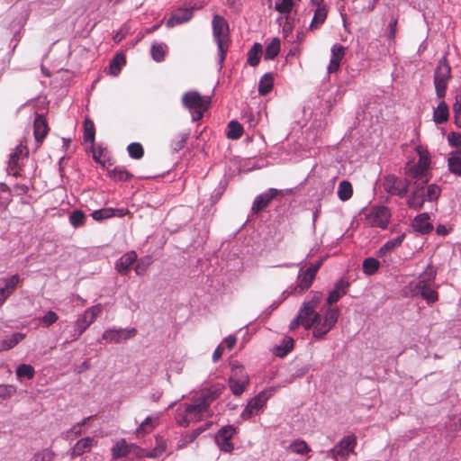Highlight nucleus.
<instances>
[{
  "label": "nucleus",
  "instance_id": "obj_1",
  "mask_svg": "<svg viewBox=\"0 0 461 461\" xmlns=\"http://www.w3.org/2000/svg\"><path fill=\"white\" fill-rule=\"evenodd\" d=\"M225 386L216 384L203 389L192 398L190 403H184L177 409L176 421L180 426L187 427L212 416L211 404L223 393Z\"/></svg>",
  "mask_w": 461,
  "mask_h": 461
},
{
  "label": "nucleus",
  "instance_id": "obj_2",
  "mask_svg": "<svg viewBox=\"0 0 461 461\" xmlns=\"http://www.w3.org/2000/svg\"><path fill=\"white\" fill-rule=\"evenodd\" d=\"M419 159L416 163H408L404 168L405 175L411 180H414V185L417 184L426 185L429 181L430 155L426 147L419 145L416 148Z\"/></svg>",
  "mask_w": 461,
  "mask_h": 461
},
{
  "label": "nucleus",
  "instance_id": "obj_3",
  "mask_svg": "<svg viewBox=\"0 0 461 461\" xmlns=\"http://www.w3.org/2000/svg\"><path fill=\"white\" fill-rule=\"evenodd\" d=\"M212 35L219 50V61L222 64L229 49L230 33L227 21L221 15L215 14L212 22Z\"/></svg>",
  "mask_w": 461,
  "mask_h": 461
},
{
  "label": "nucleus",
  "instance_id": "obj_4",
  "mask_svg": "<svg viewBox=\"0 0 461 461\" xmlns=\"http://www.w3.org/2000/svg\"><path fill=\"white\" fill-rule=\"evenodd\" d=\"M182 103L185 108L192 112L193 120L199 121L203 118L204 112L209 109L211 98L203 96L196 91H190L184 94Z\"/></svg>",
  "mask_w": 461,
  "mask_h": 461
},
{
  "label": "nucleus",
  "instance_id": "obj_5",
  "mask_svg": "<svg viewBox=\"0 0 461 461\" xmlns=\"http://www.w3.org/2000/svg\"><path fill=\"white\" fill-rule=\"evenodd\" d=\"M451 77V68L447 58L443 57L434 73V86L438 98H444L446 95L448 81Z\"/></svg>",
  "mask_w": 461,
  "mask_h": 461
},
{
  "label": "nucleus",
  "instance_id": "obj_6",
  "mask_svg": "<svg viewBox=\"0 0 461 461\" xmlns=\"http://www.w3.org/2000/svg\"><path fill=\"white\" fill-rule=\"evenodd\" d=\"M322 259L317 261L315 264L311 265L308 268L303 271H301L298 275V284L295 287L292 288V291L289 293L290 294H302L306 290H308L312 282L315 279V276L322 265Z\"/></svg>",
  "mask_w": 461,
  "mask_h": 461
},
{
  "label": "nucleus",
  "instance_id": "obj_7",
  "mask_svg": "<svg viewBox=\"0 0 461 461\" xmlns=\"http://www.w3.org/2000/svg\"><path fill=\"white\" fill-rule=\"evenodd\" d=\"M103 307L101 304H96L87 308L82 315H80L75 322L74 339H78L86 330L95 321L101 314Z\"/></svg>",
  "mask_w": 461,
  "mask_h": 461
},
{
  "label": "nucleus",
  "instance_id": "obj_8",
  "mask_svg": "<svg viewBox=\"0 0 461 461\" xmlns=\"http://www.w3.org/2000/svg\"><path fill=\"white\" fill-rule=\"evenodd\" d=\"M410 186V180L402 179L394 175H388L384 178V190L390 195L404 197Z\"/></svg>",
  "mask_w": 461,
  "mask_h": 461
},
{
  "label": "nucleus",
  "instance_id": "obj_9",
  "mask_svg": "<svg viewBox=\"0 0 461 461\" xmlns=\"http://www.w3.org/2000/svg\"><path fill=\"white\" fill-rule=\"evenodd\" d=\"M357 445V437L349 435L343 438L328 455H330L336 461H347L350 453L354 452Z\"/></svg>",
  "mask_w": 461,
  "mask_h": 461
},
{
  "label": "nucleus",
  "instance_id": "obj_10",
  "mask_svg": "<svg viewBox=\"0 0 461 461\" xmlns=\"http://www.w3.org/2000/svg\"><path fill=\"white\" fill-rule=\"evenodd\" d=\"M339 312L338 308H329L325 312L323 321L321 319L318 321V325L313 330V337L321 339L327 334L338 321Z\"/></svg>",
  "mask_w": 461,
  "mask_h": 461
},
{
  "label": "nucleus",
  "instance_id": "obj_11",
  "mask_svg": "<svg viewBox=\"0 0 461 461\" xmlns=\"http://www.w3.org/2000/svg\"><path fill=\"white\" fill-rule=\"evenodd\" d=\"M366 218L371 226L386 229L390 221L391 212L386 206H374Z\"/></svg>",
  "mask_w": 461,
  "mask_h": 461
},
{
  "label": "nucleus",
  "instance_id": "obj_12",
  "mask_svg": "<svg viewBox=\"0 0 461 461\" xmlns=\"http://www.w3.org/2000/svg\"><path fill=\"white\" fill-rule=\"evenodd\" d=\"M235 433L236 429L231 425L224 426L217 432L215 442L221 451L230 453L233 450L231 439Z\"/></svg>",
  "mask_w": 461,
  "mask_h": 461
},
{
  "label": "nucleus",
  "instance_id": "obj_13",
  "mask_svg": "<svg viewBox=\"0 0 461 461\" xmlns=\"http://www.w3.org/2000/svg\"><path fill=\"white\" fill-rule=\"evenodd\" d=\"M267 399L268 395L266 392L259 393L257 396L249 402L246 408L241 412V418L243 420H249L251 417L257 415L258 411L266 405Z\"/></svg>",
  "mask_w": 461,
  "mask_h": 461
},
{
  "label": "nucleus",
  "instance_id": "obj_14",
  "mask_svg": "<svg viewBox=\"0 0 461 461\" xmlns=\"http://www.w3.org/2000/svg\"><path fill=\"white\" fill-rule=\"evenodd\" d=\"M280 194H282V191L276 188H270L267 192L258 195L252 204L251 210L253 213H259Z\"/></svg>",
  "mask_w": 461,
  "mask_h": 461
},
{
  "label": "nucleus",
  "instance_id": "obj_15",
  "mask_svg": "<svg viewBox=\"0 0 461 461\" xmlns=\"http://www.w3.org/2000/svg\"><path fill=\"white\" fill-rule=\"evenodd\" d=\"M297 316L302 320V326L307 330L312 327L315 328L321 320V315L304 303L300 308Z\"/></svg>",
  "mask_w": 461,
  "mask_h": 461
},
{
  "label": "nucleus",
  "instance_id": "obj_16",
  "mask_svg": "<svg viewBox=\"0 0 461 461\" xmlns=\"http://www.w3.org/2000/svg\"><path fill=\"white\" fill-rule=\"evenodd\" d=\"M140 451H143V449L140 448L135 444H128L124 438H122L112 447V456L114 459L126 456L130 453H134L140 456Z\"/></svg>",
  "mask_w": 461,
  "mask_h": 461
},
{
  "label": "nucleus",
  "instance_id": "obj_17",
  "mask_svg": "<svg viewBox=\"0 0 461 461\" xmlns=\"http://www.w3.org/2000/svg\"><path fill=\"white\" fill-rule=\"evenodd\" d=\"M28 149L27 147L19 144L16 146L14 151L11 153L9 162H8V172L14 176H18L21 170V166L19 164V160L23 156H27Z\"/></svg>",
  "mask_w": 461,
  "mask_h": 461
},
{
  "label": "nucleus",
  "instance_id": "obj_18",
  "mask_svg": "<svg viewBox=\"0 0 461 461\" xmlns=\"http://www.w3.org/2000/svg\"><path fill=\"white\" fill-rule=\"evenodd\" d=\"M193 17V9L178 8L175 10L166 23L167 28H173L176 25L189 22Z\"/></svg>",
  "mask_w": 461,
  "mask_h": 461
},
{
  "label": "nucleus",
  "instance_id": "obj_19",
  "mask_svg": "<svg viewBox=\"0 0 461 461\" xmlns=\"http://www.w3.org/2000/svg\"><path fill=\"white\" fill-rule=\"evenodd\" d=\"M427 201L425 185L417 184L407 201V205L414 210H420Z\"/></svg>",
  "mask_w": 461,
  "mask_h": 461
},
{
  "label": "nucleus",
  "instance_id": "obj_20",
  "mask_svg": "<svg viewBox=\"0 0 461 461\" xmlns=\"http://www.w3.org/2000/svg\"><path fill=\"white\" fill-rule=\"evenodd\" d=\"M436 272L432 267L428 266L427 268L419 276L418 281L411 283V289L424 288L426 286L435 285Z\"/></svg>",
  "mask_w": 461,
  "mask_h": 461
},
{
  "label": "nucleus",
  "instance_id": "obj_21",
  "mask_svg": "<svg viewBox=\"0 0 461 461\" xmlns=\"http://www.w3.org/2000/svg\"><path fill=\"white\" fill-rule=\"evenodd\" d=\"M137 333L135 329L131 330H108L103 334V339L119 343L122 339H128L134 337Z\"/></svg>",
  "mask_w": 461,
  "mask_h": 461
},
{
  "label": "nucleus",
  "instance_id": "obj_22",
  "mask_svg": "<svg viewBox=\"0 0 461 461\" xmlns=\"http://www.w3.org/2000/svg\"><path fill=\"white\" fill-rule=\"evenodd\" d=\"M330 51L331 59L328 66L329 74L336 73L339 70L341 60L345 57L346 49L342 45L335 44L331 47Z\"/></svg>",
  "mask_w": 461,
  "mask_h": 461
},
{
  "label": "nucleus",
  "instance_id": "obj_23",
  "mask_svg": "<svg viewBox=\"0 0 461 461\" xmlns=\"http://www.w3.org/2000/svg\"><path fill=\"white\" fill-rule=\"evenodd\" d=\"M97 441L93 438L86 437L79 439L70 450L71 459L82 456L84 453L90 451L93 446H95Z\"/></svg>",
  "mask_w": 461,
  "mask_h": 461
},
{
  "label": "nucleus",
  "instance_id": "obj_24",
  "mask_svg": "<svg viewBox=\"0 0 461 461\" xmlns=\"http://www.w3.org/2000/svg\"><path fill=\"white\" fill-rule=\"evenodd\" d=\"M137 254L135 251H129L122 255L115 264V268L121 275H127L130 267L137 260Z\"/></svg>",
  "mask_w": 461,
  "mask_h": 461
},
{
  "label": "nucleus",
  "instance_id": "obj_25",
  "mask_svg": "<svg viewBox=\"0 0 461 461\" xmlns=\"http://www.w3.org/2000/svg\"><path fill=\"white\" fill-rule=\"evenodd\" d=\"M230 389L236 396H240L249 384V377L247 374H241L240 377H230L228 381Z\"/></svg>",
  "mask_w": 461,
  "mask_h": 461
},
{
  "label": "nucleus",
  "instance_id": "obj_26",
  "mask_svg": "<svg viewBox=\"0 0 461 461\" xmlns=\"http://www.w3.org/2000/svg\"><path fill=\"white\" fill-rule=\"evenodd\" d=\"M49 131V126L42 115H37L33 123V133L38 143L41 144Z\"/></svg>",
  "mask_w": 461,
  "mask_h": 461
},
{
  "label": "nucleus",
  "instance_id": "obj_27",
  "mask_svg": "<svg viewBox=\"0 0 461 461\" xmlns=\"http://www.w3.org/2000/svg\"><path fill=\"white\" fill-rule=\"evenodd\" d=\"M313 5L316 6V10L310 24V30L312 31L319 29L324 23L328 16V7L324 3Z\"/></svg>",
  "mask_w": 461,
  "mask_h": 461
},
{
  "label": "nucleus",
  "instance_id": "obj_28",
  "mask_svg": "<svg viewBox=\"0 0 461 461\" xmlns=\"http://www.w3.org/2000/svg\"><path fill=\"white\" fill-rule=\"evenodd\" d=\"M411 293L412 295H420L428 304H433L438 300V293L435 285L411 289Z\"/></svg>",
  "mask_w": 461,
  "mask_h": 461
},
{
  "label": "nucleus",
  "instance_id": "obj_29",
  "mask_svg": "<svg viewBox=\"0 0 461 461\" xmlns=\"http://www.w3.org/2000/svg\"><path fill=\"white\" fill-rule=\"evenodd\" d=\"M412 226L416 231L422 234L429 233L433 230V226L429 222V215L427 212L417 215L413 220Z\"/></svg>",
  "mask_w": 461,
  "mask_h": 461
},
{
  "label": "nucleus",
  "instance_id": "obj_30",
  "mask_svg": "<svg viewBox=\"0 0 461 461\" xmlns=\"http://www.w3.org/2000/svg\"><path fill=\"white\" fill-rule=\"evenodd\" d=\"M22 282L23 279L20 276L15 274L8 277L1 278L0 286L11 296Z\"/></svg>",
  "mask_w": 461,
  "mask_h": 461
},
{
  "label": "nucleus",
  "instance_id": "obj_31",
  "mask_svg": "<svg viewBox=\"0 0 461 461\" xmlns=\"http://www.w3.org/2000/svg\"><path fill=\"white\" fill-rule=\"evenodd\" d=\"M123 215H124L123 210L113 209V208H103L100 210L94 211L91 213V216L93 217V219L97 221H101L103 220L109 219L113 216L122 217Z\"/></svg>",
  "mask_w": 461,
  "mask_h": 461
},
{
  "label": "nucleus",
  "instance_id": "obj_32",
  "mask_svg": "<svg viewBox=\"0 0 461 461\" xmlns=\"http://www.w3.org/2000/svg\"><path fill=\"white\" fill-rule=\"evenodd\" d=\"M449 110L447 104L441 101L438 107L434 110L433 119L434 122L438 124H441L446 122L448 120Z\"/></svg>",
  "mask_w": 461,
  "mask_h": 461
},
{
  "label": "nucleus",
  "instance_id": "obj_33",
  "mask_svg": "<svg viewBox=\"0 0 461 461\" xmlns=\"http://www.w3.org/2000/svg\"><path fill=\"white\" fill-rule=\"evenodd\" d=\"M274 86V77L271 73L265 74L258 84V94L260 95H267L270 93Z\"/></svg>",
  "mask_w": 461,
  "mask_h": 461
},
{
  "label": "nucleus",
  "instance_id": "obj_34",
  "mask_svg": "<svg viewBox=\"0 0 461 461\" xmlns=\"http://www.w3.org/2000/svg\"><path fill=\"white\" fill-rule=\"evenodd\" d=\"M262 54V46L260 43H254L251 49L248 51L247 63L251 67H257L260 61Z\"/></svg>",
  "mask_w": 461,
  "mask_h": 461
},
{
  "label": "nucleus",
  "instance_id": "obj_35",
  "mask_svg": "<svg viewBox=\"0 0 461 461\" xmlns=\"http://www.w3.org/2000/svg\"><path fill=\"white\" fill-rule=\"evenodd\" d=\"M25 338V334L15 332L10 338L4 339L0 344V350H9L14 348Z\"/></svg>",
  "mask_w": 461,
  "mask_h": 461
},
{
  "label": "nucleus",
  "instance_id": "obj_36",
  "mask_svg": "<svg viewBox=\"0 0 461 461\" xmlns=\"http://www.w3.org/2000/svg\"><path fill=\"white\" fill-rule=\"evenodd\" d=\"M353 194L352 185L348 180H343L339 183L338 188V196L339 198L345 202L351 198Z\"/></svg>",
  "mask_w": 461,
  "mask_h": 461
},
{
  "label": "nucleus",
  "instance_id": "obj_37",
  "mask_svg": "<svg viewBox=\"0 0 461 461\" xmlns=\"http://www.w3.org/2000/svg\"><path fill=\"white\" fill-rule=\"evenodd\" d=\"M126 63V58L122 53H117L110 62V72L113 76H117Z\"/></svg>",
  "mask_w": 461,
  "mask_h": 461
},
{
  "label": "nucleus",
  "instance_id": "obj_38",
  "mask_svg": "<svg viewBox=\"0 0 461 461\" xmlns=\"http://www.w3.org/2000/svg\"><path fill=\"white\" fill-rule=\"evenodd\" d=\"M280 40L278 38H274L266 47L265 59H274L280 52Z\"/></svg>",
  "mask_w": 461,
  "mask_h": 461
},
{
  "label": "nucleus",
  "instance_id": "obj_39",
  "mask_svg": "<svg viewBox=\"0 0 461 461\" xmlns=\"http://www.w3.org/2000/svg\"><path fill=\"white\" fill-rule=\"evenodd\" d=\"M158 419L156 417H148L137 429L138 435L148 434L151 432L158 425Z\"/></svg>",
  "mask_w": 461,
  "mask_h": 461
},
{
  "label": "nucleus",
  "instance_id": "obj_40",
  "mask_svg": "<svg viewBox=\"0 0 461 461\" xmlns=\"http://www.w3.org/2000/svg\"><path fill=\"white\" fill-rule=\"evenodd\" d=\"M380 263L375 258H367L363 261V272L367 276H372L379 269Z\"/></svg>",
  "mask_w": 461,
  "mask_h": 461
},
{
  "label": "nucleus",
  "instance_id": "obj_41",
  "mask_svg": "<svg viewBox=\"0 0 461 461\" xmlns=\"http://www.w3.org/2000/svg\"><path fill=\"white\" fill-rule=\"evenodd\" d=\"M289 449L291 452L299 455L307 454L311 451V448L306 441L302 439H296L293 441L289 446Z\"/></svg>",
  "mask_w": 461,
  "mask_h": 461
},
{
  "label": "nucleus",
  "instance_id": "obj_42",
  "mask_svg": "<svg viewBox=\"0 0 461 461\" xmlns=\"http://www.w3.org/2000/svg\"><path fill=\"white\" fill-rule=\"evenodd\" d=\"M228 133L227 137L231 140H238L243 134V128L240 123L236 121H231L228 124Z\"/></svg>",
  "mask_w": 461,
  "mask_h": 461
},
{
  "label": "nucleus",
  "instance_id": "obj_43",
  "mask_svg": "<svg viewBox=\"0 0 461 461\" xmlns=\"http://www.w3.org/2000/svg\"><path fill=\"white\" fill-rule=\"evenodd\" d=\"M450 172L455 175L461 176V152H456L447 160Z\"/></svg>",
  "mask_w": 461,
  "mask_h": 461
},
{
  "label": "nucleus",
  "instance_id": "obj_44",
  "mask_svg": "<svg viewBox=\"0 0 461 461\" xmlns=\"http://www.w3.org/2000/svg\"><path fill=\"white\" fill-rule=\"evenodd\" d=\"M404 238H405V235L402 234L395 239L388 240L382 248H380V249L378 250V254L380 256H382L386 251H391V250L394 249L395 248L401 246Z\"/></svg>",
  "mask_w": 461,
  "mask_h": 461
},
{
  "label": "nucleus",
  "instance_id": "obj_45",
  "mask_svg": "<svg viewBox=\"0 0 461 461\" xmlns=\"http://www.w3.org/2000/svg\"><path fill=\"white\" fill-rule=\"evenodd\" d=\"M109 176L116 181H126L132 177V175L128 170L119 167L110 170Z\"/></svg>",
  "mask_w": 461,
  "mask_h": 461
},
{
  "label": "nucleus",
  "instance_id": "obj_46",
  "mask_svg": "<svg viewBox=\"0 0 461 461\" xmlns=\"http://www.w3.org/2000/svg\"><path fill=\"white\" fill-rule=\"evenodd\" d=\"M166 447H167L166 443L164 441L160 440L158 443V446L156 447H154L152 450L145 451L143 449V451H140V456H146V457H150V458L158 457L166 451Z\"/></svg>",
  "mask_w": 461,
  "mask_h": 461
},
{
  "label": "nucleus",
  "instance_id": "obj_47",
  "mask_svg": "<svg viewBox=\"0 0 461 461\" xmlns=\"http://www.w3.org/2000/svg\"><path fill=\"white\" fill-rule=\"evenodd\" d=\"M69 222L74 228L82 227L86 222V215L81 210H75L69 216Z\"/></svg>",
  "mask_w": 461,
  "mask_h": 461
},
{
  "label": "nucleus",
  "instance_id": "obj_48",
  "mask_svg": "<svg viewBox=\"0 0 461 461\" xmlns=\"http://www.w3.org/2000/svg\"><path fill=\"white\" fill-rule=\"evenodd\" d=\"M95 129L94 122L86 119L84 122V140L93 143L95 141Z\"/></svg>",
  "mask_w": 461,
  "mask_h": 461
},
{
  "label": "nucleus",
  "instance_id": "obj_49",
  "mask_svg": "<svg viewBox=\"0 0 461 461\" xmlns=\"http://www.w3.org/2000/svg\"><path fill=\"white\" fill-rule=\"evenodd\" d=\"M55 456V452L48 447L35 453L32 461H53Z\"/></svg>",
  "mask_w": 461,
  "mask_h": 461
},
{
  "label": "nucleus",
  "instance_id": "obj_50",
  "mask_svg": "<svg viewBox=\"0 0 461 461\" xmlns=\"http://www.w3.org/2000/svg\"><path fill=\"white\" fill-rule=\"evenodd\" d=\"M294 5V0H279L276 3L275 9L282 14H288L292 12Z\"/></svg>",
  "mask_w": 461,
  "mask_h": 461
},
{
  "label": "nucleus",
  "instance_id": "obj_51",
  "mask_svg": "<svg viewBox=\"0 0 461 461\" xmlns=\"http://www.w3.org/2000/svg\"><path fill=\"white\" fill-rule=\"evenodd\" d=\"M127 150L130 157L134 159H140L144 155L143 147L140 143L138 142L131 143L128 146Z\"/></svg>",
  "mask_w": 461,
  "mask_h": 461
},
{
  "label": "nucleus",
  "instance_id": "obj_52",
  "mask_svg": "<svg viewBox=\"0 0 461 461\" xmlns=\"http://www.w3.org/2000/svg\"><path fill=\"white\" fill-rule=\"evenodd\" d=\"M34 375V368L31 365L22 364L16 369V375L19 378L27 377L28 379H32L33 378Z\"/></svg>",
  "mask_w": 461,
  "mask_h": 461
},
{
  "label": "nucleus",
  "instance_id": "obj_53",
  "mask_svg": "<svg viewBox=\"0 0 461 461\" xmlns=\"http://www.w3.org/2000/svg\"><path fill=\"white\" fill-rule=\"evenodd\" d=\"M166 48L167 46L165 44H154L151 48V55L154 60L157 62H160L164 60L165 54H166Z\"/></svg>",
  "mask_w": 461,
  "mask_h": 461
},
{
  "label": "nucleus",
  "instance_id": "obj_54",
  "mask_svg": "<svg viewBox=\"0 0 461 461\" xmlns=\"http://www.w3.org/2000/svg\"><path fill=\"white\" fill-rule=\"evenodd\" d=\"M427 201L433 202L438 200L440 195L441 189L438 185L431 184L425 188Z\"/></svg>",
  "mask_w": 461,
  "mask_h": 461
},
{
  "label": "nucleus",
  "instance_id": "obj_55",
  "mask_svg": "<svg viewBox=\"0 0 461 461\" xmlns=\"http://www.w3.org/2000/svg\"><path fill=\"white\" fill-rule=\"evenodd\" d=\"M203 430V429H197L190 433L185 434L179 441L178 447H185L188 444L194 442Z\"/></svg>",
  "mask_w": 461,
  "mask_h": 461
},
{
  "label": "nucleus",
  "instance_id": "obj_56",
  "mask_svg": "<svg viewBox=\"0 0 461 461\" xmlns=\"http://www.w3.org/2000/svg\"><path fill=\"white\" fill-rule=\"evenodd\" d=\"M294 344V340L292 338L284 339H283L284 348H281L280 347H278L276 348V356H278V357L285 356L288 352H290L293 349Z\"/></svg>",
  "mask_w": 461,
  "mask_h": 461
},
{
  "label": "nucleus",
  "instance_id": "obj_57",
  "mask_svg": "<svg viewBox=\"0 0 461 461\" xmlns=\"http://www.w3.org/2000/svg\"><path fill=\"white\" fill-rule=\"evenodd\" d=\"M322 299V294L321 292H312L309 300L303 303L310 307V309L316 310L317 306Z\"/></svg>",
  "mask_w": 461,
  "mask_h": 461
},
{
  "label": "nucleus",
  "instance_id": "obj_58",
  "mask_svg": "<svg viewBox=\"0 0 461 461\" xmlns=\"http://www.w3.org/2000/svg\"><path fill=\"white\" fill-rule=\"evenodd\" d=\"M16 393V387L12 384L0 385V398L7 399L12 397Z\"/></svg>",
  "mask_w": 461,
  "mask_h": 461
},
{
  "label": "nucleus",
  "instance_id": "obj_59",
  "mask_svg": "<svg viewBox=\"0 0 461 461\" xmlns=\"http://www.w3.org/2000/svg\"><path fill=\"white\" fill-rule=\"evenodd\" d=\"M397 23H398V19L397 17H392L391 18V21L388 24V40L390 41H394L395 40V37H396V32H397Z\"/></svg>",
  "mask_w": 461,
  "mask_h": 461
},
{
  "label": "nucleus",
  "instance_id": "obj_60",
  "mask_svg": "<svg viewBox=\"0 0 461 461\" xmlns=\"http://www.w3.org/2000/svg\"><path fill=\"white\" fill-rule=\"evenodd\" d=\"M151 263L150 258L140 259V261L135 267V272L138 276H143L146 274L149 265Z\"/></svg>",
  "mask_w": 461,
  "mask_h": 461
},
{
  "label": "nucleus",
  "instance_id": "obj_61",
  "mask_svg": "<svg viewBox=\"0 0 461 461\" xmlns=\"http://www.w3.org/2000/svg\"><path fill=\"white\" fill-rule=\"evenodd\" d=\"M59 319V316L57 315L56 312H54L53 311H49L42 318H41V321L42 323L49 327L50 325H52L53 323H55Z\"/></svg>",
  "mask_w": 461,
  "mask_h": 461
},
{
  "label": "nucleus",
  "instance_id": "obj_62",
  "mask_svg": "<svg viewBox=\"0 0 461 461\" xmlns=\"http://www.w3.org/2000/svg\"><path fill=\"white\" fill-rule=\"evenodd\" d=\"M349 286V283L340 279L339 282L336 283L334 290L338 293H340L342 295L346 294L348 292V288Z\"/></svg>",
  "mask_w": 461,
  "mask_h": 461
},
{
  "label": "nucleus",
  "instance_id": "obj_63",
  "mask_svg": "<svg viewBox=\"0 0 461 461\" xmlns=\"http://www.w3.org/2000/svg\"><path fill=\"white\" fill-rule=\"evenodd\" d=\"M341 296H342V294L340 293H338L337 291H335L333 289L332 291L330 292V294L328 295L327 303L329 305H332L333 303H337L340 299Z\"/></svg>",
  "mask_w": 461,
  "mask_h": 461
},
{
  "label": "nucleus",
  "instance_id": "obj_64",
  "mask_svg": "<svg viewBox=\"0 0 461 461\" xmlns=\"http://www.w3.org/2000/svg\"><path fill=\"white\" fill-rule=\"evenodd\" d=\"M454 116L461 113V90L456 94L453 104Z\"/></svg>",
  "mask_w": 461,
  "mask_h": 461
}]
</instances>
